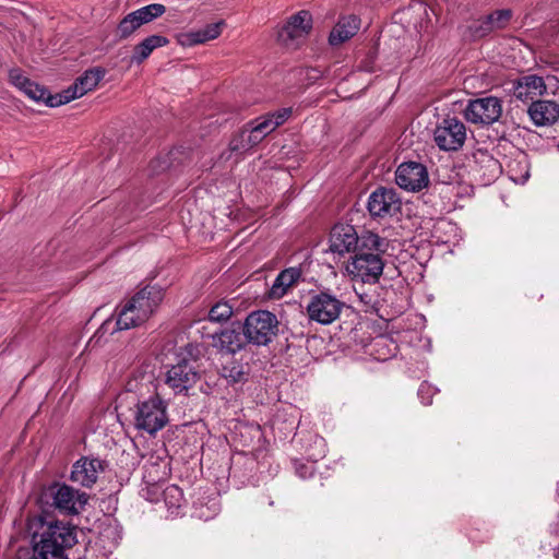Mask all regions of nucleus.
<instances>
[{"instance_id": "c85d7f7f", "label": "nucleus", "mask_w": 559, "mask_h": 559, "mask_svg": "<svg viewBox=\"0 0 559 559\" xmlns=\"http://www.w3.org/2000/svg\"><path fill=\"white\" fill-rule=\"evenodd\" d=\"M512 16L511 10L504 9V10H497L492 12L491 14L487 15V23L491 24L496 29H502L504 28Z\"/></svg>"}, {"instance_id": "5701e85b", "label": "nucleus", "mask_w": 559, "mask_h": 559, "mask_svg": "<svg viewBox=\"0 0 559 559\" xmlns=\"http://www.w3.org/2000/svg\"><path fill=\"white\" fill-rule=\"evenodd\" d=\"M167 37L162 35H151L139 43L133 50L132 61L142 63L150 57L154 49L168 45Z\"/></svg>"}, {"instance_id": "2f4dec72", "label": "nucleus", "mask_w": 559, "mask_h": 559, "mask_svg": "<svg viewBox=\"0 0 559 559\" xmlns=\"http://www.w3.org/2000/svg\"><path fill=\"white\" fill-rule=\"evenodd\" d=\"M22 92L35 102H43L47 95V90L33 81H29Z\"/></svg>"}, {"instance_id": "f03ea898", "label": "nucleus", "mask_w": 559, "mask_h": 559, "mask_svg": "<svg viewBox=\"0 0 559 559\" xmlns=\"http://www.w3.org/2000/svg\"><path fill=\"white\" fill-rule=\"evenodd\" d=\"M164 298V290L156 285H147L135 293L119 311L116 326L118 331L136 328L148 320Z\"/></svg>"}, {"instance_id": "2eb2a0df", "label": "nucleus", "mask_w": 559, "mask_h": 559, "mask_svg": "<svg viewBox=\"0 0 559 559\" xmlns=\"http://www.w3.org/2000/svg\"><path fill=\"white\" fill-rule=\"evenodd\" d=\"M401 207V201L393 189L378 188L368 199V211L371 216L384 217L395 214Z\"/></svg>"}, {"instance_id": "cd10ccee", "label": "nucleus", "mask_w": 559, "mask_h": 559, "mask_svg": "<svg viewBox=\"0 0 559 559\" xmlns=\"http://www.w3.org/2000/svg\"><path fill=\"white\" fill-rule=\"evenodd\" d=\"M164 500L169 509H179L183 502L182 490L176 485L166 487L164 490Z\"/></svg>"}, {"instance_id": "dca6fc26", "label": "nucleus", "mask_w": 559, "mask_h": 559, "mask_svg": "<svg viewBox=\"0 0 559 559\" xmlns=\"http://www.w3.org/2000/svg\"><path fill=\"white\" fill-rule=\"evenodd\" d=\"M104 469L103 461L83 456L73 464L70 479L83 487L91 488Z\"/></svg>"}, {"instance_id": "4c0bfd02", "label": "nucleus", "mask_w": 559, "mask_h": 559, "mask_svg": "<svg viewBox=\"0 0 559 559\" xmlns=\"http://www.w3.org/2000/svg\"><path fill=\"white\" fill-rule=\"evenodd\" d=\"M556 28H557V31L559 32V21H558V23H557V25H556Z\"/></svg>"}, {"instance_id": "e433bc0d", "label": "nucleus", "mask_w": 559, "mask_h": 559, "mask_svg": "<svg viewBox=\"0 0 559 559\" xmlns=\"http://www.w3.org/2000/svg\"><path fill=\"white\" fill-rule=\"evenodd\" d=\"M475 34L477 36H485L492 31H495L493 26L491 24L487 23V16L484 19H480L476 22L474 26Z\"/></svg>"}, {"instance_id": "423d86ee", "label": "nucleus", "mask_w": 559, "mask_h": 559, "mask_svg": "<svg viewBox=\"0 0 559 559\" xmlns=\"http://www.w3.org/2000/svg\"><path fill=\"white\" fill-rule=\"evenodd\" d=\"M344 307L345 302L335 295L321 290L310 295L306 312L310 321L328 325L340 318Z\"/></svg>"}, {"instance_id": "f704fd0d", "label": "nucleus", "mask_w": 559, "mask_h": 559, "mask_svg": "<svg viewBox=\"0 0 559 559\" xmlns=\"http://www.w3.org/2000/svg\"><path fill=\"white\" fill-rule=\"evenodd\" d=\"M437 390L429 383L423 382L418 389V396L424 405H430Z\"/></svg>"}, {"instance_id": "4468645a", "label": "nucleus", "mask_w": 559, "mask_h": 559, "mask_svg": "<svg viewBox=\"0 0 559 559\" xmlns=\"http://www.w3.org/2000/svg\"><path fill=\"white\" fill-rule=\"evenodd\" d=\"M199 380V373L193 362L181 360L174 365L166 373V384L176 393L191 389Z\"/></svg>"}, {"instance_id": "4be33fe9", "label": "nucleus", "mask_w": 559, "mask_h": 559, "mask_svg": "<svg viewBox=\"0 0 559 559\" xmlns=\"http://www.w3.org/2000/svg\"><path fill=\"white\" fill-rule=\"evenodd\" d=\"M213 345L229 354L239 352L243 345V336L236 330L226 329L213 335Z\"/></svg>"}, {"instance_id": "20e7f679", "label": "nucleus", "mask_w": 559, "mask_h": 559, "mask_svg": "<svg viewBox=\"0 0 559 559\" xmlns=\"http://www.w3.org/2000/svg\"><path fill=\"white\" fill-rule=\"evenodd\" d=\"M132 416L135 429L154 436L168 423L167 403L158 394L151 395L138 401Z\"/></svg>"}, {"instance_id": "72a5a7b5", "label": "nucleus", "mask_w": 559, "mask_h": 559, "mask_svg": "<svg viewBox=\"0 0 559 559\" xmlns=\"http://www.w3.org/2000/svg\"><path fill=\"white\" fill-rule=\"evenodd\" d=\"M223 26L224 22L219 21L217 23L209 24L201 28L204 41L206 43L216 39L221 35Z\"/></svg>"}, {"instance_id": "9d476101", "label": "nucleus", "mask_w": 559, "mask_h": 559, "mask_svg": "<svg viewBox=\"0 0 559 559\" xmlns=\"http://www.w3.org/2000/svg\"><path fill=\"white\" fill-rule=\"evenodd\" d=\"M433 139L440 150L457 151L466 140L465 124L455 117H447L435 129Z\"/></svg>"}, {"instance_id": "6ab92c4d", "label": "nucleus", "mask_w": 559, "mask_h": 559, "mask_svg": "<svg viewBox=\"0 0 559 559\" xmlns=\"http://www.w3.org/2000/svg\"><path fill=\"white\" fill-rule=\"evenodd\" d=\"M360 27V20L355 15L340 19L330 33L329 43L337 46L355 36Z\"/></svg>"}, {"instance_id": "a878e982", "label": "nucleus", "mask_w": 559, "mask_h": 559, "mask_svg": "<svg viewBox=\"0 0 559 559\" xmlns=\"http://www.w3.org/2000/svg\"><path fill=\"white\" fill-rule=\"evenodd\" d=\"M134 12L144 25L162 16L166 12V7L162 3H151Z\"/></svg>"}, {"instance_id": "473e14b6", "label": "nucleus", "mask_w": 559, "mask_h": 559, "mask_svg": "<svg viewBox=\"0 0 559 559\" xmlns=\"http://www.w3.org/2000/svg\"><path fill=\"white\" fill-rule=\"evenodd\" d=\"M222 374L231 382H239L243 378L242 367L236 361H233L230 365L223 367Z\"/></svg>"}, {"instance_id": "7ed1b4c3", "label": "nucleus", "mask_w": 559, "mask_h": 559, "mask_svg": "<svg viewBox=\"0 0 559 559\" xmlns=\"http://www.w3.org/2000/svg\"><path fill=\"white\" fill-rule=\"evenodd\" d=\"M384 247L385 240L377 234L367 231L359 237L355 227L348 224L335 225L330 236V250L338 254L348 253L358 248L384 251Z\"/></svg>"}, {"instance_id": "39448f33", "label": "nucleus", "mask_w": 559, "mask_h": 559, "mask_svg": "<svg viewBox=\"0 0 559 559\" xmlns=\"http://www.w3.org/2000/svg\"><path fill=\"white\" fill-rule=\"evenodd\" d=\"M243 336L253 345H267L278 332V320L267 310L251 312L243 323Z\"/></svg>"}, {"instance_id": "f3484780", "label": "nucleus", "mask_w": 559, "mask_h": 559, "mask_svg": "<svg viewBox=\"0 0 559 559\" xmlns=\"http://www.w3.org/2000/svg\"><path fill=\"white\" fill-rule=\"evenodd\" d=\"M528 115L537 127L551 126L559 120V104L554 100L533 102Z\"/></svg>"}, {"instance_id": "a211bd4d", "label": "nucleus", "mask_w": 559, "mask_h": 559, "mask_svg": "<svg viewBox=\"0 0 559 559\" xmlns=\"http://www.w3.org/2000/svg\"><path fill=\"white\" fill-rule=\"evenodd\" d=\"M546 92L544 79L538 75H525L518 80L513 95L523 102L533 100Z\"/></svg>"}, {"instance_id": "f8f14e48", "label": "nucleus", "mask_w": 559, "mask_h": 559, "mask_svg": "<svg viewBox=\"0 0 559 559\" xmlns=\"http://www.w3.org/2000/svg\"><path fill=\"white\" fill-rule=\"evenodd\" d=\"M312 16L308 11H299L292 15L278 31L277 40L286 48L294 49L310 33Z\"/></svg>"}, {"instance_id": "393cba45", "label": "nucleus", "mask_w": 559, "mask_h": 559, "mask_svg": "<svg viewBox=\"0 0 559 559\" xmlns=\"http://www.w3.org/2000/svg\"><path fill=\"white\" fill-rule=\"evenodd\" d=\"M254 146L255 144L251 142L249 130L246 127V124L243 126L241 131L237 135H235L229 142V150L231 152L237 153H245L247 151H250Z\"/></svg>"}, {"instance_id": "0eeeda50", "label": "nucleus", "mask_w": 559, "mask_h": 559, "mask_svg": "<svg viewBox=\"0 0 559 559\" xmlns=\"http://www.w3.org/2000/svg\"><path fill=\"white\" fill-rule=\"evenodd\" d=\"M44 495L52 500L55 509L67 515L79 514L88 501L86 492L60 483L50 485Z\"/></svg>"}, {"instance_id": "6e6552de", "label": "nucleus", "mask_w": 559, "mask_h": 559, "mask_svg": "<svg viewBox=\"0 0 559 559\" xmlns=\"http://www.w3.org/2000/svg\"><path fill=\"white\" fill-rule=\"evenodd\" d=\"M384 263L379 253L361 248L346 264L347 273L364 283H374L383 272Z\"/></svg>"}, {"instance_id": "7c9ffc66", "label": "nucleus", "mask_w": 559, "mask_h": 559, "mask_svg": "<svg viewBox=\"0 0 559 559\" xmlns=\"http://www.w3.org/2000/svg\"><path fill=\"white\" fill-rule=\"evenodd\" d=\"M73 99H74L73 94L70 92V90L68 87L67 90L62 91L61 93H58L55 95L49 94V92L47 91V95L43 99V103L49 107H58V106L68 104Z\"/></svg>"}, {"instance_id": "9b49d317", "label": "nucleus", "mask_w": 559, "mask_h": 559, "mask_svg": "<svg viewBox=\"0 0 559 559\" xmlns=\"http://www.w3.org/2000/svg\"><path fill=\"white\" fill-rule=\"evenodd\" d=\"M292 108L285 107L272 112H267L246 123L249 130L251 142L260 144L269 134L284 124L292 116Z\"/></svg>"}, {"instance_id": "b1692460", "label": "nucleus", "mask_w": 559, "mask_h": 559, "mask_svg": "<svg viewBox=\"0 0 559 559\" xmlns=\"http://www.w3.org/2000/svg\"><path fill=\"white\" fill-rule=\"evenodd\" d=\"M143 25L141 20L138 17L135 12L127 14L119 23L117 32L121 39H126L131 36L138 28Z\"/></svg>"}, {"instance_id": "1a4fd4ad", "label": "nucleus", "mask_w": 559, "mask_h": 559, "mask_svg": "<svg viewBox=\"0 0 559 559\" xmlns=\"http://www.w3.org/2000/svg\"><path fill=\"white\" fill-rule=\"evenodd\" d=\"M501 115L502 103L495 96L472 99L464 109L465 119L474 124H492Z\"/></svg>"}, {"instance_id": "f257e3e1", "label": "nucleus", "mask_w": 559, "mask_h": 559, "mask_svg": "<svg viewBox=\"0 0 559 559\" xmlns=\"http://www.w3.org/2000/svg\"><path fill=\"white\" fill-rule=\"evenodd\" d=\"M29 528L36 559H68L66 550L76 543L75 528L61 521L35 519Z\"/></svg>"}, {"instance_id": "ddd939ff", "label": "nucleus", "mask_w": 559, "mask_h": 559, "mask_svg": "<svg viewBox=\"0 0 559 559\" xmlns=\"http://www.w3.org/2000/svg\"><path fill=\"white\" fill-rule=\"evenodd\" d=\"M395 181L404 190L419 191L429 183L426 167L416 162L401 164L395 171Z\"/></svg>"}, {"instance_id": "c9c22d12", "label": "nucleus", "mask_w": 559, "mask_h": 559, "mask_svg": "<svg viewBox=\"0 0 559 559\" xmlns=\"http://www.w3.org/2000/svg\"><path fill=\"white\" fill-rule=\"evenodd\" d=\"M9 79L11 83L16 86L19 90H23L25 85L31 81L26 78L20 69H12L9 72Z\"/></svg>"}, {"instance_id": "c756f323", "label": "nucleus", "mask_w": 559, "mask_h": 559, "mask_svg": "<svg viewBox=\"0 0 559 559\" xmlns=\"http://www.w3.org/2000/svg\"><path fill=\"white\" fill-rule=\"evenodd\" d=\"M176 39L182 47H192L205 43L201 29L180 33L176 36Z\"/></svg>"}, {"instance_id": "aec40b11", "label": "nucleus", "mask_w": 559, "mask_h": 559, "mask_svg": "<svg viewBox=\"0 0 559 559\" xmlns=\"http://www.w3.org/2000/svg\"><path fill=\"white\" fill-rule=\"evenodd\" d=\"M302 272L299 267H288L282 271L270 288L269 297L280 299L287 294L288 289L295 286L301 278Z\"/></svg>"}, {"instance_id": "bb28decb", "label": "nucleus", "mask_w": 559, "mask_h": 559, "mask_svg": "<svg viewBox=\"0 0 559 559\" xmlns=\"http://www.w3.org/2000/svg\"><path fill=\"white\" fill-rule=\"evenodd\" d=\"M233 316V306L227 301L216 302L209 311V320L211 322L223 323Z\"/></svg>"}, {"instance_id": "412c9836", "label": "nucleus", "mask_w": 559, "mask_h": 559, "mask_svg": "<svg viewBox=\"0 0 559 559\" xmlns=\"http://www.w3.org/2000/svg\"><path fill=\"white\" fill-rule=\"evenodd\" d=\"M104 74L105 72L99 68L85 71L83 75L78 78L75 82L69 86V90L73 94L74 99L80 98L86 93L93 91L104 78Z\"/></svg>"}]
</instances>
